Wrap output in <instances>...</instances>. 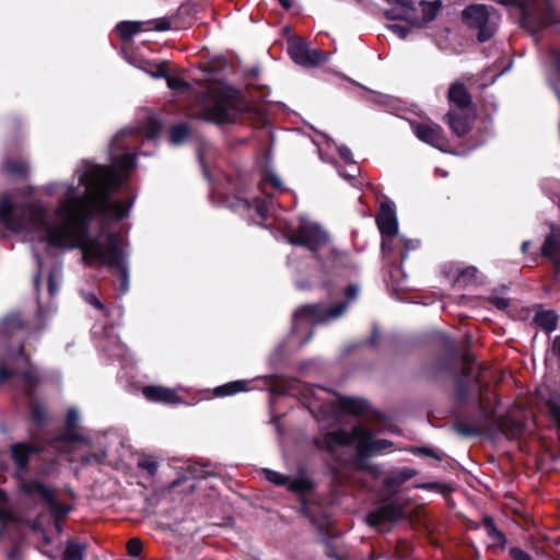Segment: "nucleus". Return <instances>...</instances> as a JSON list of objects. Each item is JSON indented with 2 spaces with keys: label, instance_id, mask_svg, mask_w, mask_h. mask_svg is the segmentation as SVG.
<instances>
[{
  "label": "nucleus",
  "instance_id": "4468645a",
  "mask_svg": "<svg viewBox=\"0 0 560 560\" xmlns=\"http://www.w3.org/2000/svg\"><path fill=\"white\" fill-rule=\"evenodd\" d=\"M288 54L291 59L303 67H315L324 61V54L319 49L311 50L303 40L291 43L288 47Z\"/></svg>",
  "mask_w": 560,
  "mask_h": 560
},
{
  "label": "nucleus",
  "instance_id": "f704fd0d",
  "mask_svg": "<svg viewBox=\"0 0 560 560\" xmlns=\"http://www.w3.org/2000/svg\"><path fill=\"white\" fill-rule=\"evenodd\" d=\"M248 381L238 380L229 382L214 388V395L218 397L231 396L248 389Z\"/></svg>",
  "mask_w": 560,
  "mask_h": 560
},
{
  "label": "nucleus",
  "instance_id": "6e6d98bb",
  "mask_svg": "<svg viewBox=\"0 0 560 560\" xmlns=\"http://www.w3.org/2000/svg\"><path fill=\"white\" fill-rule=\"evenodd\" d=\"M152 75L154 78H164L166 79L170 75V68L165 61H160L154 65V70L152 71Z\"/></svg>",
  "mask_w": 560,
  "mask_h": 560
},
{
  "label": "nucleus",
  "instance_id": "4be33fe9",
  "mask_svg": "<svg viewBox=\"0 0 560 560\" xmlns=\"http://www.w3.org/2000/svg\"><path fill=\"white\" fill-rule=\"evenodd\" d=\"M482 526L491 540L489 549L493 552L503 551L506 547L508 539L505 534L495 526L494 518L490 515L483 516Z\"/></svg>",
  "mask_w": 560,
  "mask_h": 560
},
{
  "label": "nucleus",
  "instance_id": "13d9d810",
  "mask_svg": "<svg viewBox=\"0 0 560 560\" xmlns=\"http://www.w3.org/2000/svg\"><path fill=\"white\" fill-rule=\"evenodd\" d=\"M18 376V370H10L0 363V384L8 382L10 378Z\"/></svg>",
  "mask_w": 560,
  "mask_h": 560
},
{
  "label": "nucleus",
  "instance_id": "052dcab7",
  "mask_svg": "<svg viewBox=\"0 0 560 560\" xmlns=\"http://www.w3.org/2000/svg\"><path fill=\"white\" fill-rule=\"evenodd\" d=\"M85 301L94 306L96 310L106 312L105 305L98 300V298L94 293H89L85 295Z\"/></svg>",
  "mask_w": 560,
  "mask_h": 560
},
{
  "label": "nucleus",
  "instance_id": "0e129e2a",
  "mask_svg": "<svg viewBox=\"0 0 560 560\" xmlns=\"http://www.w3.org/2000/svg\"><path fill=\"white\" fill-rule=\"evenodd\" d=\"M459 360L464 363V365L472 366L476 362V355L470 350H467L459 354Z\"/></svg>",
  "mask_w": 560,
  "mask_h": 560
},
{
  "label": "nucleus",
  "instance_id": "a19ab883",
  "mask_svg": "<svg viewBox=\"0 0 560 560\" xmlns=\"http://www.w3.org/2000/svg\"><path fill=\"white\" fill-rule=\"evenodd\" d=\"M144 136L149 140L156 139L162 131V124L156 118H149L143 127Z\"/></svg>",
  "mask_w": 560,
  "mask_h": 560
},
{
  "label": "nucleus",
  "instance_id": "49530a36",
  "mask_svg": "<svg viewBox=\"0 0 560 560\" xmlns=\"http://www.w3.org/2000/svg\"><path fill=\"white\" fill-rule=\"evenodd\" d=\"M348 307V302L341 301L331 306L326 307V320L329 318H338Z\"/></svg>",
  "mask_w": 560,
  "mask_h": 560
},
{
  "label": "nucleus",
  "instance_id": "6e6552de",
  "mask_svg": "<svg viewBox=\"0 0 560 560\" xmlns=\"http://www.w3.org/2000/svg\"><path fill=\"white\" fill-rule=\"evenodd\" d=\"M406 516L402 505L396 499L383 500L381 505L366 515V523L377 530L387 532L390 525Z\"/></svg>",
  "mask_w": 560,
  "mask_h": 560
},
{
  "label": "nucleus",
  "instance_id": "9b49d317",
  "mask_svg": "<svg viewBox=\"0 0 560 560\" xmlns=\"http://www.w3.org/2000/svg\"><path fill=\"white\" fill-rule=\"evenodd\" d=\"M357 443V435L354 434V427L349 432L345 429H337L327 431L322 436L313 439V445L319 450L334 455L337 447H349Z\"/></svg>",
  "mask_w": 560,
  "mask_h": 560
},
{
  "label": "nucleus",
  "instance_id": "58836bf2",
  "mask_svg": "<svg viewBox=\"0 0 560 560\" xmlns=\"http://www.w3.org/2000/svg\"><path fill=\"white\" fill-rule=\"evenodd\" d=\"M137 467L141 470H145L150 477H154L159 469V464L152 456L142 455L137 462Z\"/></svg>",
  "mask_w": 560,
  "mask_h": 560
},
{
  "label": "nucleus",
  "instance_id": "c756f323",
  "mask_svg": "<svg viewBox=\"0 0 560 560\" xmlns=\"http://www.w3.org/2000/svg\"><path fill=\"white\" fill-rule=\"evenodd\" d=\"M558 320V314L552 310L539 311L536 313L534 317V322L547 334L552 332L557 329Z\"/></svg>",
  "mask_w": 560,
  "mask_h": 560
},
{
  "label": "nucleus",
  "instance_id": "dca6fc26",
  "mask_svg": "<svg viewBox=\"0 0 560 560\" xmlns=\"http://www.w3.org/2000/svg\"><path fill=\"white\" fill-rule=\"evenodd\" d=\"M0 172L11 179L24 182L30 176V163L22 155L7 156L1 162Z\"/></svg>",
  "mask_w": 560,
  "mask_h": 560
},
{
  "label": "nucleus",
  "instance_id": "423d86ee",
  "mask_svg": "<svg viewBox=\"0 0 560 560\" xmlns=\"http://www.w3.org/2000/svg\"><path fill=\"white\" fill-rule=\"evenodd\" d=\"M21 491L27 495L38 494L44 500V502L49 508V512L54 517L56 526L59 527V524L67 517V515L71 511V506L65 503H61L57 500L55 491L36 479L26 480L21 486Z\"/></svg>",
  "mask_w": 560,
  "mask_h": 560
},
{
  "label": "nucleus",
  "instance_id": "8fccbe9b",
  "mask_svg": "<svg viewBox=\"0 0 560 560\" xmlns=\"http://www.w3.org/2000/svg\"><path fill=\"white\" fill-rule=\"evenodd\" d=\"M143 550V544L139 538H131L127 542V552L130 557H139Z\"/></svg>",
  "mask_w": 560,
  "mask_h": 560
},
{
  "label": "nucleus",
  "instance_id": "ea45409f",
  "mask_svg": "<svg viewBox=\"0 0 560 560\" xmlns=\"http://www.w3.org/2000/svg\"><path fill=\"white\" fill-rule=\"evenodd\" d=\"M264 476L270 483L278 487H285L288 489L290 476L283 475L281 472L268 468L264 469Z\"/></svg>",
  "mask_w": 560,
  "mask_h": 560
},
{
  "label": "nucleus",
  "instance_id": "473e14b6",
  "mask_svg": "<svg viewBox=\"0 0 560 560\" xmlns=\"http://www.w3.org/2000/svg\"><path fill=\"white\" fill-rule=\"evenodd\" d=\"M170 142L174 145L184 143L191 136V128L188 122H177L170 127Z\"/></svg>",
  "mask_w": 560,
  "mask_h": 560
},
{
  "label": "nucleus",
  "instance_id": "7ed1b4c3",
  "mask_svg": "<svg viewBox=\"0 0 560 560\" xmlns=\"http://www.w3.org/2000/svg\"><path fill=\"white\" fill-rule=\"evenodd\" d=\"M79 413L70 408L66 415L65 431L49 440L16 442L10 446V455L19 471H27L33 463L37 476L48 477L57 471V446L75 444L84 441L78 429Z\"/></svg>",
  "mask_w": 560,
  "mask_h": 560
},
{
  "label": "nucleus",
  "instance_id": "39448f33",
  "mask_svg": "<svg viewBox=\"0 0 560 560\" xmlns=\"http://www.w3.org/2000/svg\"><path fill=\"white\" fill-rule=\"evenodd\" d=\"M474 384L479 386L478 392V409L477 416H470L465 410L458 409L456 412V420L453 423L454 430L462 436H477L480 433V427L483 424L482 412L486 410V406L481 401L482 394L489 389L488 383H482L480 376H476L472 380Z\"/></svg>",
  "mask_w": 560,
  "mask_h": 560
},
{
  "label": "nucleus",
  "instance_id": "412c9836",
  "mask_svg": "<svg viewBox=\"0 0 560 560\" xmlns=\"http://www.w3.org/2000/svg\"><path fill=\"white\" fill-rule=\"evenodd\" d=\"M26 330L31 331L28 323H26L22 315L18 312L8 314L0 322V334L10 340L16 331Z\"/></svg>",
  "mask_w": 560,
  "mask_h": 560
},
{
  "label": "nucleus",
  "instance_id": "864d4df0",
  "mask_svg": "<svg viewBox=\"0 0 560 560\" xmlns=\"http://www.w3.org/2000/svg\"><path fill=\"white\" fill-rule=\"evenodd\" d=\"M323 547H324V553L332 559H339L336 550V546L331 538L326 537L323 538Z\"/></svg>",
  "mask_w": 560,
  "mask_h": 560
},
{
  "label": "nucleus",
  "instance_id": "bf43d9fd",
  "mask_svg": "<svg viewBox=\"0 0 560 560\" xmlns=\"http://www.w3.org/2000/svg\"><path fill=\"white\" fill-rule=\"evenodd\" d=\"M189 472L191 477L195 479H205L208 477V471L205 469L203 466L200 465L190 466Z\"/></svg>",
  "mask_w": 560,
  "mask_h": 560
},
{
  "label": "nucleus",
  "instance_id": "20e7f679",
  "mask_svg": "<svg viewBox=\"0 0 560 560\" xmlns=\"http://www.w3.org/2000/svg\"><path fill=\"white\" fill-rule=\"evenodd\" d=\"M242 107L241 92L226 85L210 93L209 103L200 108V118L215 125L234 124L238 119Z\"/></svg>",
  "mask_w": 560,
  "mask_h": 560
},
{
  "label": "nucleus",
  "instance_id": "69168bd1",
  "mask_svg": "<svg viewBox=\"0 0 560 560\" xmlns=\"http://www.w3.org/2000/svg\"><path fill=\"white\" fill-rule=\"evenodd\" d=\"M394 236L382 237L381 248L384 254H390L394 250Z\"/></svg>",
  "mask_w": 560,
  "mask_h": 560
},
{
  "label": "nucleus",
  "instance_id": "c85d7f7f",
  "mask_svg": "<svg viewBox=\"0 0 560 560\" xmlns=\"http://www.w3.org/2000/svg\"><path fill=\"white\" fill-rule=\"evenodd\" d=\"M541 256L560 265V235L549 234L541 246Z\"/></svg>",
  "mask_w": 560,
  "mask_h": 560
},
{
  "label": "nucleus",
  "instance_id": "393cba45",
  "mask_svg": "<svg viewBox=\"0 0 560 560\" xmlns=\"http://www.w3.org/2000/svg\"><path fill=\"white\" fill-rule=\"evenodd\" d=\"M419 5L421 7L422 18H411L410 24L413 26L422 27L424 24L432 22L433 20L436 19L440 10L442 9V1L421 0L419 2Z\"/></svg>",
  "mask_w": 560,
  "mask_h": 560
},
{
  "label": "nucleus",
  "instance_id": "f3484780",
  "mask_svg": "<svg viewBox=\"0 0 560 560\" xmlns=\"http://www.w3.org/2000/svg\"><path fill=\"white\" fill-rule=\"evenodd\" d=\"M288 490L300 498L302 514L310 516L306 495L314 492L315 482L304 474H299L294 478L290 477Z\"/></svg>",
  "mask_w": 560,
  "mask_h": 560
},
{
  "label": "nucleus",
  "instance_id": "f257e3e1",
  "mask_svg": "<svg viewBox=\"0 0 560 560\" xmlns=\"http://www.w3.org/2000/svg\"><path fill=\"white\" fill-rule=\"evenodd\" d=\"M83 202L90 201L83 198ZM96 208L89 209L82 203V212H72L67 225L52 229L49 235L50 243L56 248H80L84 259L92 264L98 261L110 269H115L120 278L119 291L125 294L129 290V270L125 254L119 245L116 233H109L106 245L90 235L91 223L95 218L102 221H121L129 215L132 199L125 201L108 200L106 196L92 199Z\"/></svg>",
  "mask_w": 560,
  "mask_h": 560
},
{
  "label": "nucleus",
  "instance_id": "c9c22d12",
  "mask_svg": "<svg viewBox=\"0 0 560 560\" xmlns=\"http://www.w3.org/2000/svg\"><path fill=\"white\" fill-rule=\"evenodd\" d=\"M86 546L74 540H68L61 555V560H84Z\"/></svg>",
  "mask_w": 560,
  "mask_h": 560
},
{
  "label": "nucleus",
  "instance_id": "cd10ccee",
  "mask_svg": "<svg viewBox=\"0 0 560 560\" xmlns=\"http://www.w3.org/2000/svg\"><path fill=\"white\" fill-rule=\"evenodd\" d=\"M418 471L412 468H399L389 472V475L384 479V485L387 488L399 487L416 477Z\"/></svg>",
  "mask_w": 560,
  "mask_h": 560
},
{
  "label": "nucleus",
  "instance_id": "3c124183",
  "mask_svg": "<svg viewBox=\"0 0 560 560\" xmlns=\"http://www.w3.org/2000/svg\"><path fill=\"white\" fill-rule=\"evenodd\" d=\"M149 24H153L152 30L156 32H164L172 28V23L168 18H160L154 21H149Z\"/></svg>",
  "mask_w": 560,
  "mask_h": 560
},
{
  "label": "nucleus",
  "instance_id": "9d476101",
  "mask_svg": "<svg viewBox=\"0 0 560 560\" xmlns=\"http://www.w3.org/2000/svg\"><path fill=\"white\" fill-rule=\"evenodd\" d=\"M458 361L459 352L457 346L453 340L447 339L444 345L443 352L435 355L430 366L427 369V378L434 381L442 373L451 374L453 376L457 373Z\"/></svg>",
  "mask_w": 560,
  "mask_h": 560
},
{
  "label": "nucleus",
  "instance_id": "aec40b11",
  "mask_svg": "<svg viewBox=\"0 0 560 560\" xmlns=\"http://www.w3.org/2000/svg\"><path fill=\"white\" fill-rule=\"evenodd\" d=\"M385 2L397 5L384 12V16L388 21H407L410 23L409 12L417 11L413 0H385Z\"/></svg>",
  "mask_w": 560,
  "mask_h": 560
},
{
  "label": "nucleus",
  "instance_id": "e433bc0d",
  "mask_svg": "<svg viewBox=\"0 0 560 560\" xmlns=\"http://www.w3.org/2000/svg\"><path fill=\"white\" fill-rule=\"evenodd\" d=\"M455 392V400L460 405H466L469 398L470 386L468 381L457 377V373L453 375Z\"/></svg>",
  "mask_w": 560,
  "mask_h": 560
},
{
  "label": "nucleus",
  "instance_id": "37998d69",
  "mask_svg": "<svg viewBox=\"0 0 560 560\" xmlns=\"http://www.w3.org/2000/svg\"><path fill=\"white\" fill-rule=\"evenodd\" d=\"M114 163L122 171H131L136 167L137 158L133 153H125L114 159Z\"/></svg>",
  "mask_w": 560,
  "mask_h": 560
},
{
  "label": "nucleus",
  "instance_id": "f8f14e48",
  "mask_svg": "<svg viewBox=\"0 0 560 560\" xmlns=\"http://www.w3.org/2000/svg\"><path fill=\"white\" fill-rule=\"evenodd\" d=\"M354 434L357 435V443L362 446L363 454H368L370 457L380 455L394 446L390 440H374V431L362 424L354 425Z\"/></svg>",
  "mask_w": 560,
  "mask_h": 560
},
{
  "label": "nucleus",
  "instance_id": "4c0bfd02",
  "mask_svg": "<svg viewBox=\"0 0 560 560\" xmlns=\"http://www.w3.org/2000/svg\"><path fill=\"white\" fill-rule=\"evenodd\" d=\"M477 272L478 270L476 267L468 266L457 273L453 284L459 288H465L475 282Z\"/></svg>",
  "mask_w": 560,
  "mask_h": 560
},
{
  "label": "nucleus",
  "instance_id": "de8ad7c7",
  "mask_svg": "<svg viewBox=\"0 0 560 560\" xmlns=\"http://www.w3.org/2000/svg\"><path fill=\"white\" fill-rule=\"evenodd\" d=\"M16 522L18 518L12 511L9 509H0V537H2L4 534L5 524Z\"/></svg>",
  "mask_w": 560,
  "mask_h": 560
},
{
  "label": "nucleus",
  "instance_id": "4d7b16f0",
  "mask_svg": "<svg viewBox=\"0 0 560 560\" xmlns=\"http://www.w3.org/2000/svg\"><path fill=\"white\" fill-rule=\"evenodd\" d=\"M264 183H269L276 190H283L282 183H281L280 178L271 172H268L266 174V176L264 177V180H262V184Z\"/></svg>",
  "mask_w": 560,
  "mask_h": 560
},
{
  "label": "nucleus",
  "instance_id": "a18cd8bd",
  "mask_svg": "<svg viewBox=\"0 0 560 560\" xmlns=\"http://www.w3.org/2000/svg\"><path fill=\"white\" fill-rule=\"evenodd\" d=\"M410 452L417 456L431 457L438 462L442 460V456L439 453H436L435 450H433L432 447H429V446H412L410 448Z\"/></svg>",
  "mask_w": 560,
  "mask_h": 560
},
{
  "label": "nucleus",
  "instance_id": "338daca9",
  "mask_svg": "<svg viewBox=\"0 0 560 560\" xmlns=\"http://www.w3.org/2000/svg\"><path fill=\"white\" fill-rule=\"evenodd\" d=\"M16 358L22 359L26 364L31 363L30 355L25 352L24 341L20 342L16 351Z\"/></svg>",
  "mask_w": 560,
  "mask_h": 560
},
{
  "label": "nucleus",
  "instance_id": "7c9ffc66",
  "mask_svg": "<svg viewBox=\"0 0 560 560\" xmlns=\"http://www.w3.org/2000/svg\"><path fill=\"white\" fill-rule=\"evenodd\" d=\"M149 23L150 22L122 21L116 25V32L122 42H127L141 32L143 25H148Z\"/></svg>",
  "mask_w": 560,
  "mask_h": 560
},
{
  "label": "nucleus",
  "instance_id": "0eeeda50",
  "mask_svg": "<svg viewBox=\"0 0 560 560\" xmlns=\"http://www.w3.org/2000/svg\"><path fill=\"white\" fill-rule=\"evenodd\" d=\"M290 244L306 247L316 253L329 241L327 233L317 224L312 222H302L295 230L287 235Z\"/></svg>",
  "mask_w": 560,
  "mask_h": 560
},
{
  "label": "nucleus",
  "instance_id": "09e8293b",
  "mask_svg": "<svg viewBox=\"0 0 560 560\" xmlns=\"http://www.w3.org/2000/svg\"><path fill=\"white\" fill-rule=\"evenodd\" d=\"M167 86L174 91H182L189 88V83L180 77L168 75L166 78Z\"/></svg>",
  "mask_w": 560,
  "mask_h": 560
},
{
  "label": "nucleus",
  "instance_id": "603ef678",
  "mask_svg": "<svg viewBox=\"0 0 560 560\" xmlns=\"http://www.w3.org/2000/svg\"><path fill=\"white\" fill-rule=\"evenodd\" d=\"M402 248L399 250L400 262H404L408 258V253L411 249H416L418 243L410 240H401Z\"/></svg>",
  "mask_w": 560,
  "mask_h": 560
},
{
  "label": "nucleus",
  "instance_id": "2eb2a0df",
  "mask_svg": "<svg viewBox=\"0 0 560 560\" xmlns=\"http://www.w3.org/2000/svg\"><path fill=\"white\" fill-rule=\"evenodd\" d=\"M376 225L382 237L396 236L398 233V221L395 208L389 202L381 203L375 218Z\"/></svg>",
  "mask_w": 560,
  "mask_h": 560
},
{
  "label": "nucleus",
  "instance_id": "72a5a7b5",
  "mask_svg": "<svg viewBox=\"0 0 560 560\" xmlns=\"http://www.w3.org/2000/svg\"><path fill=\"white\" fill-rule=\"evenodd\" d=\"M369 458H371L370 455L363 454L362 446L355 443L354 467L360 471L377 475L380 472L378 466L371 464Z\"/></svg>",
  "mask_w": 560,
  "mask_h": 560
},
{
  "label": "nucleus",
  "instance_id": "e2e57ef3",
  "mask_svg": "<svg viewBox=\"0 0 560 560\" xmlns=\"http://www.w3.org/2000/svg\"><path fill=\"white\" fill-rule=\"evenodd\" d=\"M490 302L492 305H494L498 310H505L510 305V301L505 298L501 296H491Z\"/></svg>",
  "mask_w": 560,
  "mask_h": 560
},
{
  "label": "nucleus",
  "instance_id": "b1692460",
  "mask_svg": "<svg viewBox=\"0 0 560 560\" xmlns=\"http://www.w3.org/2000/svg\"><path fill=\"white\" fill-rule=\"evenodd\" d=\"M296 319H312L314 323L326 320V306L323 303L303 304L294 312Z\"/></svg>",
  "mask_w": 560,
  "mask_h": 560
},
{
  "label": "nucleus",
  "instance_id": "5701e85b",
  "mask_svg": "<svg viewBox=\"0 0 560 560\" xmlns=\"http://www.w3.org/2000/svg\"><path fill=\"white\" fill-rule=\"evenodd\" d=\"M444 121L448 125L452 132L459 138L465 137L471 129L469 117L465 113L450 110L444 116Z\"/></svg>",
  "mask_w": 560,
  "mask_h": 560
},
{
  "label": "nucleus",
  "instance_id": "bb28decb",
  "mask_svg": "<svg viewBox=\"0 0 560 560\" xmlns=\"http://www.w3.org/2000/svg\"><path fill=\"white\" fill-rule=\"evenodd\" d=\"M368 407L369 402L362 398L342 396L338 400L339 410L349 416L359 417L366 411Z\"/></svg>",
  "mask_w": 560,
  "mask_h": 560
},
{
  "label": "nucleus",
  "instance_id": "680f3d73",
  "mask_svg": "<svg viewBox=\"0 0 560 560\" xmlns=\"http://www.w3.org/2000/svg\"><path fill=\"white\" fill-rule=\"evenodd\" d=\"M196 12L195 4L192 2H185L177 9L176 16L179 15H191Z\"/></svg>",
  "mask_w": 560,
  "mask_h": 560
},
{
  "label": "nucleus",
  "instance_id": "2f4dec72",
  "mask_svg": "<svg viewBox=\"0 0 560 560\" xmlns=\"http://www.w3.org/2000/svg\"><path fill=\"white\" fill-rule=\"evenodd\" d=\"M27 409L30 411L31 420L33 421L37 429H42L47 424V409L43 404L35 400H31L27 404Z\"/></svg>",
  "mask_w": 560,
  "mask_h": 560
},
{
  "label": "nucleus",
  "instance_id": "f03ea898",
  "mask_svg": "<svg viewBox=\"0 0 560 560\" xmlns=\"http://www.w3.org/2000/svg\"><path fill=\"white\" fill-rule=\"evenodd\" d=\"M79 183L86 188L85 192L78 196L77 188L69 187L67 197L60 201L56 210L57 217L62 219L61 224L52 225L48 223V211L45 207L34 202L13 203L8 196L0 197V224L14 233L26 229H44L47 243L55 247L49 241L52 229L67 225L72 212L81 213L82 203H84L83 198L90 199L84 205L89 209L96 208L92 201L94 198L106 196L108 200H114L112 195L121 180L118 173L109 166L93 165L80 176Z\"/></svg>",
  "mask_w": 560,
  "mask_h": 560
},
{
  "label": "nucleus",
  "instance_id": "5fc2aeb1",
  "mask_svg": "<svg viewBox=\"0 0 560 560\" xmlns=\"http://www.w3.org/2000/svg\"><path fill=\"white\" fill-rule=\"evenodd\" d=\"M509 555L512 560H533L532 556L520 547H511Z\"/></svg>",
  "mask_w": 560,
  "mask_h": 560
},
{
  "label": "nucleus",
  "instance_id": "a878e982",
  "mask_svg": "<svg viewBox=\"0 0 560 560\" xmlns=\"http://www.w3.org/2000/svg\"><path fill=\"white\" fill-rule=\"evenodd\" d=\"M26 365V369L18 371L16 377L23 382V394L26 397L32 398L35 394L36 386L40 382V377L36 368L32 363Z\"/></svg>",
  "mask_w": 560,
  "mask_h": 560
},
{
  "label": "nucleus",
  "instance_id": "ddd939ff",
  "mask_svg": "<svg viewBox=\"0 0 560 560\" xmlns=\"http://www.w3.org/2000/svg\"><path fill=\"white\" fill-rule=\"evenodd\" d=\"M416 137L422 142L432 145L441 151L447 145V139L443 128L438 124L416 122L411 125Z\"/></svg>",
  "mask_w": 560,
  "mask_h": 560
},
{
  "label": "nucleus",
  "instance_id": "79ce46f5",
  "mask_svg": "<svg viewBox=\"0 0 560 560\" xmlns=\"http://www.w3.org/2000/svg\"><path fill=\"white\" fill-rule=\"evenodd\" d=\"M292 390H293L292 384L284 380L276 378L270 384V392L275 395L287 396V395H291Z\"/></svg>",
  "mask_w": 560,
  "mask_h": 560
},
{
  "label": "nucleus",
  "instance_id": "c03bdc74",
  "mask_svg": "<svg viewBox=\"0 0 560 560\" xmlns=\"http://www.w3.org/2000/svg\"><path fill=\"white\" fill-rule=\"evenodd\" d=\"M548 413L560 433V405L552 399L546 401Z\"/></svg>",
  "mask_w": 560,
  "mask_h": 560
},
{
  "label": "nucleus",
  "instance_id": "1a4fd4ad",
  "mask_svg": "<svg viewBox=\"0 0 560 560\" xmlns=\"http://www.w3.org/2000/svg\"><path fill=\"white\" fill-rule=\"evenodd\" d=\"M462 20L467 27L478 31L479 43H486L494 35V27L490 23V12L485 4H469L462 12Z\"/></svg>",
  "mask_w": 560,
  "mask_h": 560
},
{
  "label": "nucleus",
  "instance_id": "a211bd4d",
  "mask_svg": "<svg viewBox=\"0 0 560 560\" xmlns=\"http://www.w3.org/2000/svg\"><path fill=\"white\" fill-rule=\"evenodd\" d=\"M143 396L152 402L175 405L180 401L177 393L168 387L160 385H148L142 388Z\"/></svg>",
  "mask_w": 560,
  "mask_h": 560
},
{
  "label": "nucleus",
  "instance_id": "6ab92c4d",
  "mask_svg": "<svg viewBox=\"0 0 560 560\" xmlns=\"http://www.w3.org/2000/svg\"><path fill=\"white\" fill-rule=\"evenodd\" d=\"M448 102L462 112L474 107L472 96L464 83L454 82L447 92Z\"/></svg>",
  "mask_w": 560,
  "mask_h": 560
},
{
  "label": "nucleus",
  "instance_id": "774afa93",
  "mask_svg": "<svg viewBox=\"0 0 560 560\" xmlns=\"http://www.w3.org/2000/svg\"><path fill=\"white\" fill-rule=\"evenodd\" d=\"M358 287L355 284H348L346 288H345V295L347 299L349 300H353L357 298L358 295Z\"/></svg>",
  "mask_w": 560,
  "mask_h": 560
}]
</instances>
